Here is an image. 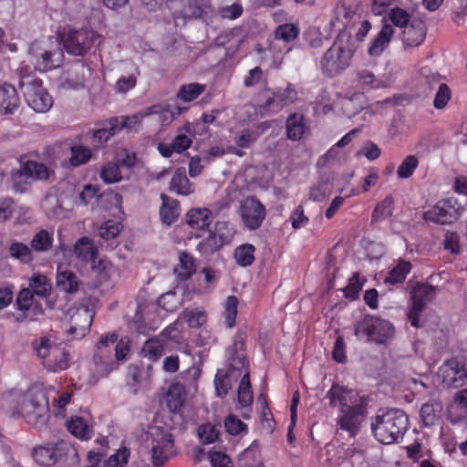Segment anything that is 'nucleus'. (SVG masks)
Returning <instances> with one entry per match:
<instances>
[{
  "label": "nucleus",
  "instance_id": "obj_1",
  "mask_svg": "<svg viewBox=\"0 0 467 467\" xmlns=\"http://www.w3.org/2000/svg\"><path fill=\"white\" fill-rule=\"evenodd\" d=\"M325 399L328 400L330 407L339 408L337 424L354 436L358 431L364 413V406L358 394L353 389L334 383Z\"/></svg>",
  "mask_w": 467,
  "mask_h": 467
},
{
  "label": "nucleus",
  "instance_id": "obj_2",
  "mask_svg": "<svg viewBox=\"0 0 467 467\" xmlns=\"http://www.w3.org/2000/svg\"><path fill=\"white\" fill-rule=\"evenodd\" d=\"M356 49V42L351 34L347 30L341 31L320 59L322 73L329 78L340 74L349 67Z\"/></svg>",
  "mask_w": 467,
  "mask_h": 467
},
{
  "label": "nucleus",
  "instance_id": "obj_3",
  "mask_svg": "<svg viewBox=\"0 0 467 467\" xmlns=\"http://www.w3.org/2000/svg\"><path fill=\"white\" fill-rule=\"evenodd\" d=\"M409 428V419L399 409H379L371 421L375 438L381 443L391 444L402 438Z\"/></svg>",
  "mask_w": 467,
  "mask_h": 467
},
{
  "label": "nucleus",
  "instance_id": "obj_4",
  "mask_svg": "<svg viewBox=\"0 0 467 467\" xmlns=\"http://www.w3.org/2000/svg\"><path fill=\"white\" fill-rule=\"evenodd\" d=\"M31 62L42 72L59 67L64 61L62 42L57 36L35 41L29 49Z\"/></svg>",
  "mask_w": 467,
  "mask_h": 467
},
{
  "label": "nucleus",
  "instance_id": "obj_5",
  "mask_svg": "<svg viewBox=\"0 0 467 467\" xmlns=\"http://www.w3.org/2000/svg\"><path fill=\"white\" fill-rule=\"evenodd\" d=\"M246 335L239 330L234 336L233 345L227 349V360L229 371L226 374L218 372L214 379V386L217 396L223 398L232 388L231 378H234L235 371L245 368L244 341Z\"/></svg>",
  "mask_w": 467,
  "mask_h": 467
},
{
  "label": "nucleus",
  "instance_id": "obj_6",
  "mask_svg": "<svg viewBox=\"0 0 467 467\" xmlns=\"http://www.w3.org/2000/svg\"><path fill=\"white\" fill-rule=\"evenodd\" d=\"M35 354L48 371L57 372L69 366L68 353L51 337H42L32 342Z\"/></svg>",
  "mask_w": 467,
  "mask_h": 467
},
{
  "label": "nucleus",
  "instance_id": "obj_7",
  "mask_svg": "<svg viewBox=\"0 0 467 467\" xmlns=\"http://www.w3.org/2000/svg\"><path fill=\"white\" fill-rule=\"evenodd\" d=\"M18 413L26 421L36 428H42L49 418L47 399L42 391H27L19 400Z\"/></svg>",
  "mask_w": 467,
  "mask_h": 467
},
{
  "label": "nucleus",
  "instance_id": "obj_8",
  "mask_svg": "<svg viewBox=\"0 0 467 467\" xmlns=\"http://www.w3.org/2000/svg\"><path fill=\"white\" fill-rule=\"evenodd\" d=\"M261 96L262 100L255 108L261 117L275 115L297 99V92L291 84L285 88L265 89Z\"/></svg>",
  "mask_w": 467,
  "mask_h": 467
},
{
  "label": "nucleus",
  "instance_id": "obj_9",
  "mask_svg": "<svg viewBox=\"0 0 467 467\" xmlns=\"http://www.w3.org/2000/svg\"><path fill=\"white\" fill-rule=\"evenodd\" d=\"M25 99L36 112L44 113L50 109L53 99L42 86V80L34 75H26L20 78L18 83Z\"/></svg>",
  "mask_w": 467,
  "mask_h": 467
},
{
  "label": "nucleus",
  "instance_id": "obj_10",
  "mask_svg": "<svg viewBox=\"0 0 467 467\" xmlns=\"http://www.w3.org/2000/svg\"><path fill=\"white\" fill-rule=\"evenodd\" d=\"M394 334L393 326L385 319L367 315L355 325V335L366 341L383 344Z\"/></svg>",
  "mask_w": 467,
  "mask_h": 467
},
{
  "label": "nucleus",
  "instance_id": "obj_11",
  "mask_svg": "<svg viewBox=\"0 0 467 467\" xmlns=\"http://www.w3.org/2000/svg\"><path fill=\"white\" fill-rule=\"evenodd\" d=\"M100 36L88 29H80L69 31L61 41L62 47L73 56L83 57L86 55L96 42H99Z\"/></svg>",
  "mask_w": 467,
  "mask_h": 467
},
{
  "label": "nucleus",
  "instance_id": "obj_12",
  "mask_svg": "<svg viewBox=\"0 0 467 467\" xmlns=\"http://www.w3.org/2000/svg\"><path fill=\"white\" fill-rule=\"evenodd\" d=\"M435 295V287L426 284L415 285L410 292L412 305L408 313L410 325L420 327V315L425 308L427 302L431 301Z\"/></svg>",
  "mask_w": 467,
  "mask_h": 467
},
{
  "label": "nucleus",
  "instance_id": "obj_13",
  "mask_svg": "<svg viewBox=\"0 0 467 467\" xmlns=\"http://www.w3.org/2000/svg\"><path fill=\"white\" fill-rule=\"evenodd\" d=\"M118 335L111 333L101 337L94 354V363L100 374H108L115 368V358L112 345L117 342Z\"/></svg>",
  "mask_w": 467,
  "mask_h": 467
},
{
  "label": "nucleus",
  "instance_id": "obj_14",
  "mask_svg": "<svg viewBox=\"0 0 467 467\" xmlns=\"http://www.w3.org/2000/svg\"><path fill=\"white\" fill-rule=\"evenodd\" d=\"M242 221L249 230L258 229L265 218V208L255 197L245 198L240 205Z\"/></svg>",
  "mask_w": 467,
  "mask_h": 467
},
{
  "label": "nucleus",
  "instance_id": "obj_15",
  "mask_svg": "<svg viewBox=\"0 0 467 467\" xmlns=\"http://www.w3.org/2000/svg\"><path fill=\"white\" fill-rule=\"evenodd\" d=\"M460 214V207L455 200L438 202L432 209L424 213L423 218L439 224H449L456 221Z\"/></svg>",
  "mask_w": 467,
  "mask_h": 467
},
{
  "label": "nucleus",
  "instance_id": "obj_16",
  "mask_svg": "<svg viewBox=\"0 0 467 467\" xmlns=\"http://www.w3.org/2000/svg\"><path fill=\"white\" fill-rule=\"evenodd\" d=\"M66 316L70 322L67 332L77 338L83 337L92 324L93 314L88 306L70 307Z\"/></svg>",
  "mask_w": 467,
  "mask_h": 467
},
{
  "label": "nucleus",
  "instance_id": "obj_17",
  "mask_svg": "<svg viewBox=\"0 0 467 467\" xmlns=\"http://www.w3.org/2000/svg\"><path fill=\"white\" fill-rule=\"evenodd\" d=\"M67 444L63 441L48 442L36 447L33 457L39 465L51 466L67 453Z\"/></svg>",
  "mask_w": 467,
  "mask_h": 467
},
{
  "label": "nucleus",
  "instance_id": "obj_18",
  "mask_svg": "<svg viewBox=\"0 0 467 467\" xmlns=\"http://www.w3.org/2000/svg\"><path fill=\"white\" fill-rule=\"evenodd\" d=\"M174 440L171 433H161L152 440L151 460L153 467H161L174 455Z\"/></svg>",
  "mask_w": 467,
  "mask_h": 467
},
{
  "label": "nucleus",
  "instance_id": "obj_19",
  "mask_svg": "<svg viewBox=\"0 0 467 467\" xmlns=\"http://www.w3.org/2000/svg\"><path fill=\"white\" fill-rule=\"evenodd\" d=\"M443 383L451 388H459L464 385L467 379V369L463 362L457 358H451L440 368Z\"/></svg>",
  "mask_w": 467,
  "mask_h": 467
},
{
  "label": "nucleus",
  "instance_id": "obj_20",
  "mask_svg": "<svg viewBox=\"0 0 467 467\" xmlns=\"http://www.w3.org/2000/svg\"><path fill=\"white\" fill-rule=\"evenodd\" d=\"M426 25L423 20L412 18L402 32V41L405 47H415L421 45L426 36Z\"/></svg>",
  "mask_w": 467,
  "mask_h": 467
},
{
  "label": "nucleus",
  "instance_id": "obj_21",
  "mask_svg": "<svg viewBox=\"0 0 467 467\" xmlns=\"http://www.w3.org/2000/svg\"><path fill=\"white\" fill-rule=\"evenodd\" d=\"M467 417V389L458 391L453 400L448 407V420L453 423H459Z\"/></svg>",
  "mask_w": 467,
  "mask_h": 467
},
{
  "label": "nucleus",
  "instance_id": "obj_22",
  "mask_svg": "<svg viewBox=\"0 0 467 467\" xmlns=\"http://www.w3.org/2000/svg\"><path fill=\"white\" fill-rule=\"evenodd\" d=\"M20 99L16 89L10 84H0V113L12 114L19 107Z\"/></svg>",
  "mask_w": 467,
  "mask_h": 467
},
{
  "label": "nucleus",
  "instance_id": "obj_23",
  "mask_svg": "<svg viewBox=\"0 0 467 467\" xmlns=\"http://www.w3.org/2000/svg\"><path fill=\"white\" fill-rule=\"evenodd\" d=\"M186 223L194 230H206L213 222L212 213L207 208H192L185 216Z\"/></svg>",
  "mask_w": 467,
  "mask_h": 467
},
{
  "label": "nucleus",
  "instance_id": "obj_24",
  "mask_svg": "<svg viewBox=\"0 0 467 467\" xmlns=\"http://www.w3.org/2000/svg\"><path fill=\"white\" fill-rule=\"evenodd\" d=\"M161 199L162 200V204L160 208L161 220L163 223L171 225L180 216V202L175 199L170 198L164 193L161 194Z\"/></svg>",
  "mask_w": 467,
  "mask_h": 467
},
{
  "label": "nucleus",
  "instance_id": "obj_25",
  "mask_svg": "<svg viewBox=\"0 0 467 467\" xmlns=\"http://www.w3.org/2000/svg\"><path fill=\"white\" fill-rule=\"evenodd\" d=\"M169 190L178 195H189L194 192L193 185L187 178L184 168L176 170L171 180Z\"/></svg>",
  "mask_w": 467,
  "mask_h": 467
},
{
  "label": "nucleus",
  "instance_id": "obj_26",
  "mask_svg": "<svg viewBox=\"0 0 467 467\" xmlns=\"http://www.w3.org/2000/svg\"><path fill=\"white\" fill-rule=\"evenodd\" d=\"M393 34L394 29L392 26L389 24H384L372 45L369 47L368 54L371 57H379L389 46Z\"/></svg>",
  "mask_w": 467,
  "mask_h": 467
},
{
  "label": "nucleus",
  "instance_id": "obj_27",
  "mask_svg": "<svg viewBox=\"0 0 467 467\" xmlns=\"http://www.w3.org/2000/svg\"><path fill=\"white\" fill-rule=\"evenodd\" d=\"M186 1L187 5L181 10V15L185 18H198L213 12L210 0Z\"/></svg>",
  "mask_w": 467,
  "mask_h": 467
},
{
  "label": "nucleus",
  "instance_id": "obj_28",
  "mask_svg": "<svg viewBox=\"0 0 467 467\" xmlns=\"http://www.w3.org/2000/svg\"><path fill=\"white\" fill-rule=\"evenodd\" d=\"M23 166L24 172H26L31 180L48 181L50 177L54 176V171L41 162L28 161Z\"/></svg>",
  "mask_w": 467,
  "mask_h": 467
},
{
  "label": "nucleus",
  "instance_id": "obj_29",
  "mask_svg": "<svg viewBox=\"0 0 467 467\" xmlns=\"http://www.w3.org/2000/svg\"><path fill=\"white\" fill-rule=\"evenodd\" d=\"M195 133V126L192 123L187 122L179 130V133L171 142L175 151L180 153L188 148L192 143V137Z\"/></svg>",
  "mask_w": 467,
  "mask_h": 467
},
{
  "label": "nucleus",
  "instance_id": "obj_30",
  "mask_svg": "<svg viewBox=\"0 0 467 467\" xmlns=\"http://www.w3.org/2000/svg\"><path fill=\"white\" fill-rule=\"evenodd\" d=\"M185 397L186 393L182 384L174 383L171 385L166 396L170 410L173 412L179 410L184 403Z\"/></svg>",
  "mask_w": 467,
  "mask_h": 467
},
{
  "label": "nucleus",
  "instance_id": "obj_31",
  "mask_svg": "<svg viewBox=\"0 0 467 467\" xmlns=\"http://www.w3.org/2000/svg\"><path fill=\"white\" fill-rule=\"evenodd\" d=\"M74 254L81 261H94L97 256V249L92 240L85 236L75 244Z\"/></svg>",
  "mask_w": 467,
  "mask_h": 467
},
{
  "label": "nucleus",
  "instance_id": "obj_32",
  "mask_svg": "<svg viewBox=\"0 0 467 467\" xmlns=\"http://www.w3.org/2000/svg\"><path fill=\"white\" fill-rule=\"evenodd\" d=\"M56 284L57 288L68 294L78 290V279L73 272L68 270L57 272Z\"/></svg>",
  "mask_w": 467,
  "mask_h": 467
},
{
  "label": "nucleus",
  "instance_id": "obj_33",
  "mask_svg": "<svg viewBox=\"0 0 467 467\" xmlns=\"http://www.w3.org/2000/svg\"><path fill=\"white\" fill-rule=\"evenodd\" d=\"M333 176L322 177L321 182L315 187H312L309 198L315 202H323L333 192Z\"/></svg>",
  "mask_w": 467,
  "mask_h": 467
},
{
  "label": "nucleus",
  "instance_id": "obj_34",
  "mask_svg": "<svg viewBox=\"0 0 467 467\" xmlns=\"http://www.w3.org/2000/svg\"><path fill=\"white\" fill-rule=\"evenodd\" d=\"M53 245V233L42 229L32 238L30 247L33 252L45 253L49 251Z\"/></svg>",
  "mask_w": 467,
  "mask_h": 467
},
{
  "label": "nucleus",
  "instance_id": "obj_35",
  "mask_svg": "<svg viewBox=\"0 0 467 467\" xmlns=\"http://www.w3.org/2000/svg\"><path fill=\"white\" fill-rule=\"evenodd\" d=\"M286 134L287 138L292 140H298L305 133V124L303 123V116L298 113L290 115L286 119Z\"/></svg>",
  "mask_w": 467,
  "mask_h": 467
},
{
  "label": "nucleus",
  "instance_id": "obj_36",
  "mask_svg": "<svg viewBox=\"0 0 467 467\" xmlns=\"http://www.w3.org/2000/svg\"><path fill=\"white\" fill-rule=\"evenodd\" d=\"M42 208L49 218H60L64 216V209L57 195L47 193L42 201Z\"/></svg>",
  "mask_w": 467,
  "mask_h": 467
},
{
  "label": "nucleus",
  "instance_id": "obj_37",
  "mask_svg": "<svg viewBox=\"0 0 467 467\" xmlns=\"http://www.w3.org/2000/svg\"><path fill=\"white\" fill-rule=\"evenodd\" d=\"M442 406L438 401H431L422 405L420 409L421 420L425 426H431L439 419Z\"/></svg>",
  "mask_w": 467,
  "mask_h": 467
},
{
  "label": "nucleus",
  "instance_id": "obj_38",
  "mask_svg": "<svg viewBox=\"0 0 467 467\" xmlns=\"http://www.w3.org/2000/svg\"><path fill=\"white\" fill-rule=\"evenodd\" d=\"M68 431L82 440H88L91 437V429L83 418L75 417L67 421Z\"/></svg>",
  "mask_w": 467,
  "mask_h": 467
},
{
  "label": "nucleus",
  "instance_id": "obj_39",
  "mask_svg": "<svg viewBox=\"0 0 467 467\" xmlns=\"http://www.w3.org/2000/svg\"><path fill=\"white\" fill-rule=\"evenodd\" d=\"M411 265L407 261H400L395 267H393L385 278V283L391 285H398L402 283L407 275L410 272Z\"/></svg>",
  "mask_w": 467,
  "mask_h": 467
},
{
  "label": "nucleus",
  "instance_id": "obj_40",
  "mask_svg": "<svg viewBox=\"0 0 467 467\" xmlns=\"http://www.w3.org/2000/svg\"><path fill=\"white\" fill-rule=\"evenodd\" d=\"M29 286L32 293L40 297H47L51 293L52 285L43 275H35L31 277Z\"/></svg>",
  "mask_w": 467,
  "mask_h": 467
},
{
  "label": "nucleus",
  "instance_id": "obj_41",
  "mask_svg": "<svg viewBox=\"0 0 467 467\" xmlns=\"http://www.w3.org/2000/svg\"><path fill=\"white\" fill-rule=\"evenodd\" d=\"M244 369L245 370V372L243 375L239 384L238 401L243 407H246L252 404L253 402V393L251 390L249 371L246 367Z\"/></svg>",
  "mask_w": 467,
  "mask_h": 467
},
{
  "label": "nucleus",
  "instance_id": "obj_42",
  "mask_svg": "<svg viewBox=\"0 0 467 467\" xmlns=\"http://www.w3.org/2000/svg\"><path fill=\"white\" fill-rule=\"evenodd\" d=\"M223 244L222 236H218L215 233H210L208 237L197 245V249L202 254L208 255L219 250Z\"/></svg>",
  "mask_w": 467,
  "mask_h": 467
},
{
  "label": "nucleus",
  "instance_id": "obj_43",
  "mask_svg": "<svg viewBox=\"0 0 467 467\" xmlns=\"http://www.w3.org/2000/svg\"><path fill=\"white\" fill-rule=\"evenodd\" d=\"M70 152L71 157L69 158V164L72 167H78L87 163L92 156L91 150L82 145L71 146Z\"/></svg>",
  "mask_w": 467,
  "mask_h": 467
},
{
  "label": "nucleus",
  "instance_id": "obj_44",
  "mask_svg": "<svg viewBox=\"0 0 467 467\" xmlns=\"http://www.w3.org/2000/svg\"><path fill=\"white\" fill-rule=\"evenodd\" d=\"M182 318L191 327H200L206 322L207 315L202 308H186L182 314Z\"/></svg>",
  "mask_w": 467,
  "mask_h": 467
},
{
  "label": "nucleus",
  "instance_id": "obj_45",
  "mask_svg": "<svg viewBox=\"0 0 467 467\" xmlns=\"http://www.w3.org/2000/svg\"><path fill=\"white\" fill-rule=\"evenodd\" d=\"M154 114L160 115L159 120L164 125L171 123L175 119V116L180 114V111L174 112L170 109H163L161 105H153L144 109V113L141 114V117H148Z\"/></svg>",
  "mask_w": 467,
  "mask_h": 467
},
{
  "label": "nucleus",
  "instance_id": "obj_46",
  "mask_svg": "<svg viewBox=\"0 0 467 467\" xmlns=\"http://www.w3.org/2000/svg\"><path fill=\"white\" fill-rule=\"evenodd\" d=\"M99 176L101 180L108 184L121 181L122 176L118 163L108 162L100 169Z\"/></svg>",
  "mask_w": 467,
  "mask_h": 467
},
{
  "label": "nucleus",
  "instance_id": "obj_47",
  "mask_svg": "<svg viewBox=\"0 0 467 467\" xmlns=\"http://www.w3.org/2000/svg\"><path fill=\"white\" fill-rule=\"evenodd\" d=\"M10 255L22 263H30L33 261V251L31 247L19 242H14L9 247Z\"/></svg>",
  "mask_w": 467,
  "mask_h": 467
},
{
  "label": "nucleus",
  "instance_id": "obj_48",
  "mask_svg": "<svg viewBox=\"0 0 467 467\" xmlns=\"http://www.w3.org/2000/svg\"><path fill=\"white\" fill-rule=\"evenodd\" d=\"M299 32L300 30L297 25L285 23L276 27L275 31V36L276 39L289 43L298 36Z\"/></svg>",
  "mask_w": 467,
  "mask_h": 467
},
{
  "label": "nucleus",
  "instance_id": "obj_49",
  "mask_svg": "<svg viewBox=\"0 0 467 467\" xmlns=\"http://www.w3.org/2000/svg\"><path fill=\"white\" fill-rule=\"evenodd\" d=\"M420 85L426 87V91L431 92L436 87L439 88L440 84H443L441 82V76L436 72H433L429 67H422L420 72Z\"/></svg>",
  "mask_w": 467,
  "mask_h": 467
},
{
  "label": "nucleus",
  "instance_id": "obj_50",
  "mask_svg": "<svg viewBox=\"0 0 467 467\" xmlns=\"http://www.w3.org/2000/svg\"><path fill=\"white\" fill-rule=\"evenodd\" d=\"M394 201L391 196H387L373 211L371 221L378 222L392 215Z\"/></svg>",
  "mask_w": 467,
  "mask_h": 467
},
{
  "label": "nucleus",
  "instance_id": "obj_51",
  "mask_svg": "<svg viewBox=\"0 0 467 467\" xmlns=\"http://www.w3.org/2000/svg\"><path fill=\"white\" fill-rule=\"evenodd\" d=\"M254 247L252 244H245L238 246L234 251L236 263L242 266H247L253 264L254 260Z\"/></svg>",
  "mask_w": 467,
  "mask_h": 467
},
{
  "label": "nucleus",
  "instance_id": "obj_52",
  "mask_svg": "<svg viewBox=\"0 0 467 467\" xmlns=\"http://www.w3.org/2000/svg\"><path fill=\"white\" fill-rule=\"evenodd\" d=\"M30 180L29 175L24 172V166H22L19 170L12 172L11 184L13 190L18 193L25 192L30 184Z\"/></svg>",
  "mask_w": 467,
  "mask_h": 467
},
{
  "label": "nucleus",
  "instance_id": "obj_53",
  "mask_svg": "<svg viewBox=\"0 0 467 467\" xmlns=\"http://www.w3.org/2000/svg\"><path fill=\"white\" fill-rule=\"evenodd\" d=\"M238 300L234 296H227L224 303V322L227 327L232 328L235 325L237 316Z\"/></svg>",
  "mask_w": 467,
  "mask_h": 467
},
{
  "label": "nucleus",
  "instance_id": "obj_54",
  "mask_svg": "<svg viewBox=\"0 0 467 467\" xmlns=\"http://www.w3.org/2000/svg\"><path fill=\"white\" fill-rule=\"evenodd\" d=\"M204 91V86L198 83H192L182 86L178 97L185 101H192Z\"/></svg>",
  "mask_w": 467,
  "mask_h": 467
},
{
  "label": "nucleus",
  "instance_id": "obj_55",
  "mask_svg": "<svg viewBox=\"0 0 467 467\" xmlns=\"http://www.w3.org/2000/svg\"><path fill=\"white\" fill-rule=\"evenodd\" d=\"M163 348L160 340L150 338L147 340L142 347V353L144 357L150 360L154 361L162 356Z\"/></svg>",
  "mask_w": 467,
  "mask_h": 467
},
{
  "label": "nucleus",
  "instance_id": "obj_56",
  "mask_svg": "<svg viewBox=\"0 0 467 467\" xmlns=\"http://www.w3.org/2000/svg\"><path fill=\"white\" fill-rule=\"evenodd\" d=\"M419 160L414 155L407 156L398 167L397 174L401 179L410 178L418 167Z\"/></svg>",
  "mask_w": 467,
  "mask_h": 467
},
{
  "label": "nucleus",
  "instance_id": "obj_57",
  "mask_svg": "<svg viewBox=\"0 0 467 467\" xmlns=\"http://www.w3.org/2000/svg\"><path fill=\"white\" fill-rule=\"evenodd\" d=\"M117 131H119V119L112 118L109 120V126L99 129L94 132V138L98 139L100 142L107 141Z\"/></svg>",
  "mask_w": 467,
  "mask_h": 467
},
{
  "label": "nucleus",
  "instance_id": "obj_58",
  "mask_svg": "<svg viewBox=\"0 0 467 467\" xmlns=\"http://www.w3.org/2000/svg\"><path fill=\"white\" fill-rule=\"evenodd\" d=\"M389 20L398 27H406L411 21L410 15L402 8H392L389 14Z\"/></svg>",
  "mask_w": 467,
  "mask_h": 467
},
{
  "label": "nucleus",
  "instance_id": "obj_59",
  "mask_svg": "<svg viewBox=\"0 0 467 467\" xmlns=\"http://www.w3.org/2000/svg\"><path fill=\"white\" fill-rule=\"evenodd\" d=\"M198 435L203 443L214 442L219 436V431L211 423L203 424L198 429Z\"/></svg>",
  "mask_w": 467,
  "mask_h": 467
},
{
  "label": "nucleus",
  "instance_id": "obj_60",
  "mask_svg": "<svg viewBox=\"0 0 467 467\" xmlns=\"http://www.w3.org/2000/svg\"><path fill=\"white\" fill-rule=\"evenodd\" d=\"M130 451L123 447L112 454L107 461L108 467H124L128 463Z\"/></svg>",
  "mask_w": 467,
  "mask_h": 467
},
{
  "label": "nucleus",
  "instance_id": "obj_61",
  "mask_svg": "<svg viewBox=\"0 0 467 467\" xmlns=\"http://www.w3.org/2000/svg\"><path fill=\"white\" fill-rule=\"evenodd\" d=\"M451 89L447 84H440L434 98L433 106L438 109H443L451 99Z\"/></svg>",
  "mask_w": 467,
  "mask_h": 467
},
{
  "label": "nucleus",
  "instance_id": "obj_62",
  "mask_svg": "<svg viewBox=\"0 0 467 467\" xmlns=\"http://www.w3.org/2000/svg\"><path fill=\"white\" fill-rule=\"evenodd\" d=\"M358 78L360 84L372 88H379L383 87V82L376 78L374 74L368 69L359 70L358 73Z\"/></svg>",
  "mask_w": 467,
  "mask_h": 467
},
{
  "label": "nucleus",
  "instance_id": "obj_63",
  "mask_svg": "<svg viewBox=\"0 0 467 467\" xmlns=\"http://www.w3.org/2000/svg\"><path fill=\"white\" fill-rule=\"evenodd\" d=\"M34 294L31 289H22L16 297V305L19 310L28 311L33 306Z\"/></svg>",
  "mask_w": 467,
  "mask_h": 467
},
{
  "label": "nucleus",
  "instance_id": "obj_64",
  "mask_svg": "<svg viewBox=\"0 0 467 467\" xmlns=\"http://www.w3.org/2000/svg\"><path fill=\"white\" fill-rule=\"evenodd\" d=\"M224 427L226 431L231 435H238L246 429V425L241 420L233 415L226 417L224 420Z\"/></svg>",
  "mask_w": 467,
  "mask_h": 467
}]
</instances>
